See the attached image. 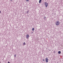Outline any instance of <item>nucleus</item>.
<instances>
[{
    "instance_id": "9d476101",
    "label": "nucleus",
    "mask_w": 63,
    "mask_h": 63,
    "mask_svg": "<svg viewBox=\"0 0 63 63\" xmlns=\"http://www.w3.org/2000/svg\"><path fill=\"white\" fill-rule=\"evenodd\" d=\"M27 14H28V13L29 12V11H27Z\"/></svg>"
},
{
    "instance_id": "f257e3e1",
    "label": "nucleus",
    "mask_w": 63,
    "mask_h": 63,
    "mask_svg": "<svg viewBox=\"0 0 63 63\" xmlns=\"http://www.w3.org/2000/svg\"><path fill=\"white\" fill-rule=\"evenodd\" d=\"M59 24H60L59 22L58 21H56L55 23V24L56 25H57V26L59 25Z\"/></svg>"
},
{
    "instance_id": "f8f14e48",
    "label": "nucleus",
    "mask_w": 63,
    "mask_h": 63,
    "mask_svg": "<svg viewBox=\"0 0 63 63\" xmlns=\"http://www.w3.org/2000/svg\"><path fill=\"white\" fill-rule=\"evenodd\" d=\"M45 61V60L44 59H43V61Z\"/></svg>"
},
{
    "instance_id": "9b49d317",
    "label": "nucleus",
    "mask_w": 63,
    "mask_h": 63,
    "mask_svg": "<svg viewBox=\"0 0 63 63\" xmlns=\"http://www.w3.org/2000/svg\"><path fill=\"white\" fill-rule=\"evenodd\" d=\"M26 1L27 2H28V1H29V0H26Z\"/></svg>"
},
{
    "instance_id": "39448f33",
    "label": "nucleus",
    "mask_w": 63,
    "mask_h": 63,
    "mask_svg": "<svg viewBox=\"0 0 63 63\" xmlns=\"http://www.w3.org/2000/svg\"><path fill=\"white\" fill-rule=\"evenodd\" d=\"M58 53L59 54H60L61 53V51H59L58 52Z\"/></svg>"
},
{
    "instance_id": "2eb2a0df",
    "label": "nucleus",
    "mask_w": 63,
    "mask_h": 63,
    "mask_svg": "<svg viewBox=\"0 0 63 63\" xmlns=\"http://www.w3.org/2000/svg\"><path fill=\"white\" fill-rule=\"evenodd\" d=\"M1 13V11H0V14Z\"/></svg>"
},
{
    "instance_id": "4468645a",
    "label": "nucleus",
    "mask_w": 63,
    "mask_h": 63,
    "mask_svg": "<svg viewBox=\"0 0 63 63\" xmlns=\"http://www.w3.org/2000/svg\"><path fill=\"white\" fill-rule=\"evenodd\" d=\"M8 63H10V62H8Z\"/></svg>"
},
{
    "instance_id": "dca6fc26",
    "label": "nucleus",
    "mask_w": 63,
    "mask_h": 63,
    "mask_svg": "<svg viewBox=\"0 0 63 63\" xmlns=\"http://www.w3.org/2000/svg\"><path fill=\"white\" fill-rule=\"evenodd\" d=\"M11 1H12V0H11Z\"/></svg>"
},
{
    "instance_id": "423d86ee",
    "label": "nucleus",
    "mask_w": 63,
    "mask_h": 63,
    "mask_svg": "<svg viewBox=\"0 0 63 63\" xmlns=\"http://www.w3.org/2000/svg\"><path fill=\"white\" fill-rule=\"evenodd\" d=\"M41 2H42V0H40L39 1V3H41Z\"/></svg>"
},
{
    "instance_id": "20e7f679",
    "label": "nucleus",
    "mask_w": 63,
    "mask_h": 63,
    "mask_svg": "<svg viewBox=\"0 0 63 63\" xmlns=\"http://www.w3.org/2000/svg\"><path fill=\"white\" fill-rule=\"evenodd\" d=\"M48 59H47V58H46V61L47 63V62H48Z\"/></svg>"
},
{
    "instance_id": "f03ea898",
    "label": "nucleus",
    "mask_w": 63,
    "mask_h": 63,
    "mask_svg": "<svg viewBox=\"0 0 63 63\" xmlns=\"http://www.w3.org/2000/svg\"><path fill=\"white\" fill-rule=\"evenodd\" d=\"M48 3H47V2H45V5L46 7L47 8V6H48Z\"/></svg>"
},
{
    "instance_id": "0eeeda50",
    "label": "nucleus",
    "mask_w": 63,
    "mask_h": 63,
    "mask_svg": "<svg viewBox=\"0 0 63 63\" xmlns=\"http://www.w3.org/2000/svg\"><path fill=\"white\" fill-rule=\"evenodd\" d=\"M44 19H45V20H46V16H44Z\"/></svg>"
},
{
    "instance_id": "7ed1b4c3",
    "label": "nucleus",
    "mask_w": 63,
    "mask_h": 63,
    "mask_svg": "<svg viewBox=\"0 0 63 63\" xmlns=\"http://www.w3.org/2000/svg\"><path fill=\"white\" fill-rule=\"evenodd\" d=\"M29 34L27 35L26 36V38H27V39H28V38H29Z\"/></svg>"
},
{
    "instance_id": "6e6552de",
    "label": "nucleus",
    "mask_w": 63,
    "mask_h": 63,
    "mask_svg": "<svg viewBox=\"0 0 63 63\" xmlns=\"http://www.w3.org/2000/svg\"><path fill=\"white\" fill-rule=\"evenodd\" d=\"M32 31H34V28H32Z\"/></svg>"
},
{
    "instance_id": "ddd939ff",
    "label": "nucleus",
    "mask_w": 63,
    "mask_h": 63,
    "mask_svg": "<svg viewBox=\"0 0 63 63\" xmlns=\"http://www.w3.org/2000/svg\"><path fill=\"white\" fill-rule=\"evenodd\" d=\"M14 56L15 57H16V54H15V55H14Z\"/></svg>"
},
{
    "instance_id": "1a4fd4ad",
    "label": "nucleus",
    "mask_w": 63,
    "mask_h": 63,
    "mask_svg": "<svg viewBox=\"0 0 63 63\" xmlns=\"http://www.w3.org/2000/svg\"><path fill=\"white\" fill-rule=\"evenodd\" d=\"M23 45H25V42H24L23 43Z\"/></svg>"
}]
</instances>
